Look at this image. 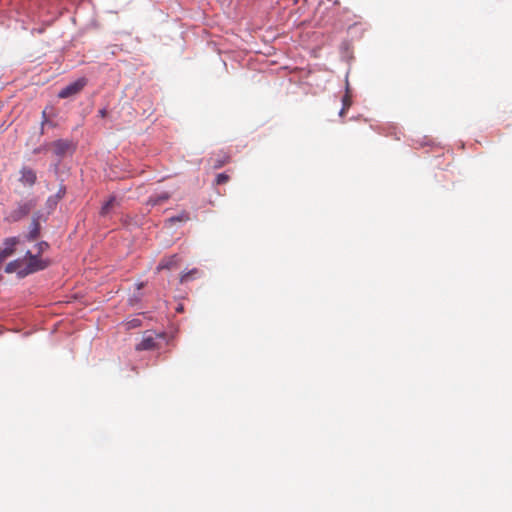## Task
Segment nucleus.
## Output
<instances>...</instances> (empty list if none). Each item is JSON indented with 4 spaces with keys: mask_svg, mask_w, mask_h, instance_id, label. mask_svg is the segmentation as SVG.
<instances>
[{
    "mask_svg": "<svg viewBox=\"0 0 512 512\" xmlns=\"http://www.w3.org/2000/svg\"><path fill=\"white\" fill-rule=\"evenodd\" d=\"M39 234H40L39 216L34 215L31 225H30V230L28 233V239L35 240L36 238H38Z\"/></svg>",
    "mask_w": 512,
    "mask_h": 512,
    "instance_id": "7",
    "label": "nucleus"
},
{
    "mask_svg": "<svg viewBox=\"0 0 512 512\" xmlns=\"http://www.w3.org/2000/svg\"><path fill=\"white\" fill-rule=\"evenodd\" d=\"M26 258H28V262L24 263V270L20 272V277H25L31 273L40 271L45 269L48 266V261L38 258L35 255H32L30 251L26 253Z\"/></svg>",
    "mask_w": 512,
    "mask_h": 512,
    "instance_id": "2",
    "label": "nucleus"
},
{
    "mask_svg": "<svg viewBox=\"0 0 512 512\" xmlns=\"http://www.w3.org/2000/svg\"><path fill=\"white\" fill-rule=\"evenodd\" d=\"M117 204L116 198L114 196H111L107 202L103 204L100 210V215L103 217H106L110 210Z\"/></svg>",
    "mask_w": 512,
    "mask_h": 512,
    "instance_id": "12",
    "label": "nucleus"
},
{
    "mask_svg": "<svg viewBox=\"0 0 512 512\" xmlns=\"http://www.w3.org/2000/svg\"><path fill=\"white\" fill-rule=\"evenodd\" d=\"M342 102H343V108L340 111L341 116H343L345 111L351 106V103H352L351 96L348 93H346L342 99Z\"/></svg>",
    "mask_w": 512,
    "mask_h": 512,
    "instance_id": "16",
    "label": "nucleus"
},
{
    "mask_svg": "<svg viewBox=\"0 0 512 512\" xmlns=\"http://www.w3.org/2000/svg\"><path fill=\"white\" fill-rule=\"evenodd\" d=\"M190 220V214L187 211H182L177 216H173L167 220L171 225L176 222H187Z\"/></svg>",
    "mask_w": 512,
    "mask_h": 512,
    "instance_id": "14",
    "label": "nucleus"
},
{
    "mask_svg": "<svg viewBox=\"0 0 512 512\" xmlns=\"http://www.w3.org/2000/svg\"><path fill=\"white\" fill-rule=\"evenodd\" d=\"M58 202L59 201L57 200V197H54V196H50L47 199L46 205H47V208L49 209V212L53 211L56 208Z\"/></svg>",
    "mask_w": 512,
    "mask_h": 512,
    "instance_id": "17",
    "label": "nucleus"
},
{
    "mask_svg": "<svg viewBox=\"0 0 512 512\" xmlns=\"http://www.w3.org/2000/svg\"><path fill=\"white\" fill-rule=\"evenodd\" d=\"M198 274H199V270L194 268L188 272L183 273L180 277V282L181 283L188 282L189 280L194 279L196 277V275H198Z\"/></svg>",
    "mask_w": 512,
    "mask_h": 512,
    "instance_id": "15",
    "label": "nucleus"
},
{
    "mask_svg": "<svg viewBox=\"0 0 512 512\" xmlns=\"http://www.w3.org/2000/svg\"><path fill=\"white\" fill-rule=\"evenodd\" d=\"M87 80L85 78H80L73 83H70L66 87L60 90L58 93V97L61 99L69 98L80 93L83 88L86 86Z\"/></svg>",
    "mask_w": 512,
    "mask_h": 512,
    "instance_id": "3",
    "label": "nucleus"
},
{
    "mask_svg": "<svg viewBox=\"0 0 512 512\" xmlns=\"http://www.w3.org/2000/svg\"><path fill=\"white\" fill-rule=\"evenodd\" d=\"M230 177L225 174V173H220L217 175L216 177V184L217 185H220V184H225L229 181Z\"/></svg>",
    "mask_w": 512,
    "mask_h": 512,
    "instance_id": "18",
    "label": "nucleus"
},
{
    "mask_svg": "<svg viewBox=\"0 0 512 512\" xmlns=\"http://www.w3.org/2000/svg\"><path fill=\"white\" fill-rule=\"evenodd\" d=\"M170 197H171V195L168 192H163L161 194L151 196L147 200V205H150V206L160 205V204L166 202L167 200H169Z\"/></svg>",
    "mask_w": 512,
    "mask_h": 512,
    "instance_id": "9",
    "label": "nucleus"
},
{
    "mask_svg": "<svg viewBox=\"0 0 512 512\" xmlns=\"http://www.w3.org/2000/svg\"><path fill=\"white\" fill-rule=\"evenodd\" d=\"M46 247H48V244H47L46 242H41V243L39 244V248H40V250H41V251H42L44 248H46Z\"/></svg>",
    "mask_w": 512,
    "mask_h": 512,
    "instance_id": "22",
    "label": "nucleus"
},
{
    "mask_svg": "<svg viewBox=\"0 0 512 512\" xmlns=\"http://www.w3.org/2000/svg\"><path fill=\"white\" fill-rule=\"evenodd\" d=\"M54 152L57 155H63L69 147L68 142L64 140H57L53 143Z\"/></svg>",
    "mask_w": 512,
    "mask_h": 512,
    "instance_id": "13",
    "label": "nucleus"
},
{
    "mask_svg": "<svg viewBox=\"0 0 512 512\" xmlns=\"http://www.w3.org/2000/svg\"><path fill=\"white\" fill-rule=\"evenodd\" d=\"M17 238H8L5 241V248L0 250V262L6 259L14 252V247L17 244Z\"/></svg>",
    "mask_w": 512,
    "mask_h": 512,
    "instance_id": "5",
    "label": "nucleus"
},
{
    "mask_svg": "<svg viewBox=\"0 0 512 512\" xmlns=\"http://www.w3.org/2000/svg\"><path fill=\"white\" fill-rule=\"evenodd\" d=\"M36 206V200L31 199L26 202L18 203L17 207L12 210L6 217L8 222H17L26 217L30 211Z\"/></svg>",
    "mask_w": 512,
    "mask_h": 512,
    "instance_id": "1",
    "label": "nucleus"
},
{
    "mask_svg": "<svg viewBox=\"0 0 512 512\" xmlns=\"http://www.w3.org/2000/svg\"><path fill=\"white\" fill-rule=\"evenodd\" d=\"M210 161L212 162V167L214 169H219L222 166H224L225 164L229 163L230 157H229V155L224 153L217 158H211Z\"/></svg>",
    "mask_w": 512,
    "mask_h": 512,
    "instance_id": "11",
    "label": "nucleus"
},
{
    "mask_svg": "<svg viewBox=\"0 0 512 512\" xmlns=\"http://www.w3.org/2000/svg\"><path fill=\"white\" fill-rule=\"evenodd\" d=\"M177 265H178V257H177V255H172V256L163 258L160 261L157 269L158 270H164V269L170 270V269L175 268Z\"/></svg>",
    "mask_w": 512,
    "mask_h": 512,
    "instance_id": "6",
    "label": "nucleus"
},
{
    "mask_svg": "<svg viewBox=\"0 0 512 512\" xmlns=\"http://www.w3.org/2000/svg\"><path fill=\"white\" fill-rule=\"evenodd\" d=\"M42 118H43V120H42V125H44L45 123H47V122H48V118H47L46 110H44V111L42 112Z\"/></svg>",
    "mask_w": 512,
    "mask_h": 512,
    "instance_id": "20",
    "label": "nucleus"
},
{
    "mask_svg": "<svg viewBox=\"0 0 512 512\" xmlns=\"http://www.w3.org/2000/svg\"><path fill=\"white\" fill-rule=\"evenodd\" d=\"M156 347L155 339L152 336H145L142 341L136 346L137 350H151Z\"/></svg>",
    "mask_w": 512,
    "mask_h": 512,
    "instance_id": "10",
    "label": "nucleus"
},
{
    "mask_svg": "<svg viewBox=\"0 0 512 512\" xmlns=\"http://www.w3.org/2000/svg\"><path fill=\"white\" fill-rule=\"evenodd\" d=\"M19 181L24 186L32 187L37 181L36 172L29 167H22V169L20 170Z\"/></svg>",
    "mask_w": 512,
    "mask_h": 512,
    "instance_id": "4",
    "label": "nucleus"
},
{
    "mask_svg": "<svg viewBox=\"0 0 512 512\" xmlns=\"http://www.w3.org/2000/svg\"><path fill=\"white\" fill-rule=\"evenodd\" d=\"M106 115H107V110L106 109L99 110V116L100 117L103 118V117H106Z\"/></svg>",
    "mask_w": 512,
    "mask_h": 512,
    "instance_id": "21",
    "label": "nucleus"
},
{
    "mask_svg": "<svg viewBox=\"0 0 512 512\" xmlns=\"http://www.w3.org/2000/svg\"><path fill=\"white\" fill-rule=\"evenodd\" d=\"M24 261L23 260H15L9 262L5 267L6 273H17L20 277V272L24 270Z\"/></svg>",
    "mask_w": 512,
    "mask_h": 512,
    "instance_id": "8",
    "label": "nucleus"
},
{
    "mask_svg": "<svg viewBox=\"0 0 512 512\" xmlns=\"http://www.w3.org/2000/svg\"><path fill=\"white\" fill-rule=\"evenodd\" d=\"M66 193V188L64 186H60L58 192L56 193V195H54V197H57V200L60 201L64 195Z\"/></svg>",
    "mask_w": 512,
    "mask_h": 512,
    "instance_id": "19",
    "label": "nucleus"
}]
</instances>
